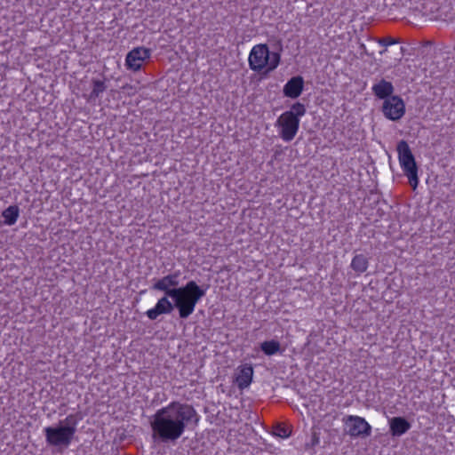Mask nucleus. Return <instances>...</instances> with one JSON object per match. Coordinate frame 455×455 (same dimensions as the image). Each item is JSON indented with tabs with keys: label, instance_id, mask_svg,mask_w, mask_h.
Masks as SVG:
<instances>
[{
	"label": "nucleus",
	"instance_id": "f257e3e1",
	"mask_svg": "<svg viewBox=\"0 0 455 455\" xmlns=\"http://www.w3.org/2000/svg\"><path fill=\"white\" fill-rule=\"evenodd\" d=\"M199 415L188 403L172 402L156 411L150 421L152 438L157 443H174L189 425L196 426Z\"/></svg>",
	"mask_w": 455,
	"mask_h": 455
},
{
	"label": "nucleus",
	"instance_id": "f03ea898",
	"mask_svg": "<svg viewBox=\"0 0 455 455\" xmlns=\"http://www.w3.org/2000/svg\"><path fill=\"white\" fill-rule=\"evenodd\" d=\"M180 271L164 275L155 280L151 288L170 296L174 301L180 317L187 319L194 313L196 304L205 295V291L195 281H189L186 285L180 287Z\"/></svg>",
	"mask_w": 455,
	"mask_h": 455
},
{
	"label": "nucleus",
	"instance_id": "7ed1b4c3",
	"mask_svg": "<svg viewBox=\"0 0 455 455\" xmlns=\"http://www.w3.org/2000/svg\"><path fill=\"white\" fill-rule=\"evenodd\" d=\"M79 419L75 414L68 415L56 427H44L45 440L49 445L68 448L74 439Z\"/></svg>",
	"mask_w": 455,
	"mask_h": 455
},
{
	"label": "nucleus",
	"instance_id": "20e7f679",
	"mask_svg": "<svg viewBox=\"0 0 455 455\" xmlns=\"http://www.w3.org/2000/svg\"><path fill=\"white\" fill-rule=\"evenodd\" d=\"M306 114V107L300 102L294 103L291 109L283 112L276 120L279 136L284 141H291L298 133L300 117Z\"/></svg>",
	"mask_w": 455,
	"mask_h": 455
},
{
	"label": "nucleus",
	"instance_id": "39448f33",
	"mask_svg": "<svg viewBox=\"0 0 455 455\" xmlns=\"http://www.w3.org/2000/svg\"><path fill=\"white\" fill-rule=\"evenodd\" d=\"M249 67L255 72L265 70L266 73L275 70L280 63V54L270 52L267 44H259L250 52Z\"/></svg>",
	"mask_w": 455,
	"mask_h": 455
},
{
	"label": "nucleus",
	"instance_id": "423d86ee",
	"mask_svg": "<svg viewBox=\"0 0 455 455\" xmlns=\"http://www.w3.org/2000/svg\"><path fill=\"white\" fill-rule=\"evenodd\" d=\"M397 154L400 165L409 180V183L413 189L418 187V168L411 150L405 140H401L397 144Z\"/></svg>",
	"mask_w": 455,
	"mask_h": 455
},
{
	"label": "nucleus",
	"instance_id": "0eeeda50",
	"mask_svg": "<svg viewBox=\"0 0 455 455\" xmlns=\"http://www.w3.org/2000/svg\"><path fill=\"white\" fill-rule=\"evenodd\" d=\"M382 113L386 118L398 121L405 114V104L399 96H391L384 100Z\"/></svg>",
	"mask_w": 455,
	"mask_h": 455
},
{
	"label": "nucleus",
	"instance_id": "6e6552de",
	"mask_svg": "<svg viewBox=\"0 0 455 455\" xmlns=\"http://www.w3.org/2000/svg\"><path fill=\"white\" fill-rule=\"evenodd\" d=\"M344 422L348 435L352 437H364L371 435V427L363 418L350 415L344 419Z\"/></svg>",
	"mask_w": 455,
	"mask_h": 455
},
{
	"label": "nucleus",
	"instance_id": "1a4fd4ad",
	"mask_svg": "<svg viewBox=\"0 0 455 455\" xmlns=\"http://www.w3.org/2000/svg\"><path fill=\"white\" fill-rule=\"evenodd\" d=\"M151 56V51L146 47H136L128 52L125 58V65L132 71L140 70L143 63Z\"/></svg>",
	"mask_w": 455,
	"mask_h": 455
},
{
	"label": "nucleus",
	"instance_id": "9d476101",
	"mask_svg": "<svg viewBox=\"0 0 455 455\" xmlns=\"http://www.w3.org/2000/svg\"><path fill=\"white\" fill-rule=\"evenodd\" d=\"M169 298L170 296L166 295L160 298L156 302V306L146 312L147 316L150 320H156L160 315L171 314L174 309L175 306L174 302L172 303V301L169 300Z\"/></svg>",
	"mask_w": 455,
	"mask_h": 455
},
{
	"label": "nucleus",
	"instance_id": "9b49d317",
	"mask_svg": "<svg viewBox=\"0 0 455 455\" xmlns=\"http://www.w3.org/2000/svg\"><path fill=\"white\" fill-rule=\"evenodd\" d=\"M304 87V80L301 76L291 77L283 86V94L286 97L296 99L298 98Z\"/></svg>",
	"mask_w": 455,
	"mask_h": 455
},
{
	"label": "nucleus",
	"instance_id": "f8f14e48",
	"mask_svg": "<svg viewBox=\"0 0 455 455\" xmlns=\"http://www.w3.org/2000/svg\"><path fill=\"white\" fill-rule=\"evenodd\" d=\"M389 427L393 436H401L411 428V424L403 417H394L389 420Z\"/></svg>",
	"mask_w": 455,
	"mask_h": 455
},
{
	"label": "nucleus",
	"instance_id": "ddd939ff",
	"mask_svg": "<svg viewBox=\"0 0 455 455\" xmlns=\"http://www.w3.org/2000/svg\"><path fill=\"white\" fill-rule=\"evenodd\" d=\"M372 92L378 98L386 100L391 97L394 86L390 82L381 79L379 83L373 84Z\"/></svg>",
	"mask_w": 455,
	"mask_h": 455
},
{
	"label": "nucleus",
	"instance_id": "4468645a",
	"mask_svg": "<svg viewBox=\"0 0 455 455\" xmlns=\"http://www.w3.org/2000/svg\"><path fill=\"white\" fill-rule=\"evenodd\" d=\"M253 375V369L251 366H243L238 375L236 376L235 382L240 389H244L251 382Z\"/></svg>",
	"mask_w": 455,
	"mask_h": 455
},
{
	"label": "nucleus",
	"instance_id": "2eb2a0df",
	"mask_svg": "<svg viewBox=\"0 0 455 455\" xmlns=\"http://www.w3.org/2000/svg\"><path fill=\"white\" fill-rule=\"evenodd\" d=\"M351 267L358 274L363 273L368 268V259L363 254L355 255L351 261Z\"/></svg>",
	"mask_w": 455,
	"mask_h": 455
},
{
	"label": "nucleus",
	"instance_id": "dca6fc26",
	"mask_svg": "<svg viewBox=\"0 0 455 455\" xmlns=\"http://www.w3.org/2000/svg\"><path fill=\"white\" fill-rule=\"evenodd\" d=\"M3 218L4 219V223L8 226H12L15 224L17 219L19 217V208L16 205H11L6 208L3 213Z\"/></svg>",
	"mask_w": 455,
	"mask_h": 455
},
{
	"label": "nucleus",
	"instance_id": "f3484780",
	"mask_svg": "<svg viewBox=\"0 0 455 455\" xmlns=\"http://www.w3.org/2000/svg\"><path fill=\"white\" fill-rule=\"evenodd\" d=\"M92 89L89 95V100H96L100 96L101 93H103L106 89L107 85L104 80H99V79H92Z\"/></svg>",
	"mask_w": 455,
	"mask_h": 455
},
{
	"label": "nucleus",
	"instance_id": "a211bd4d",
	"mask_svg": "<svg viewBox=\"0 0 455 455\" xmlns=\"http://www.w3.org/2000/svg\"><path fill=\"white\" fill-rule=\"evenodd\" d=\"M260 348L267 355H273L280 351V343L274 339L264 341Z\"/></svg>",
	"mask_w": 455,
	"mask_h": 455
},
{
	"label": "nucleus",
	"instance_id": "6ab92c4d",
	"mask_svg": "<svg viewBox=\"0 0 455 455\" xmlns=\"http://www.w3.org/2000/svg\"><path fill=\"white\" fill-rule=\"evenodd\" d=\"M274 433L275 435L282 437V438H287L291 435V431L289 430V428L283 425H277L275 427Z\"/></svg>",
	"mask_w": 455,
	"mask_h": 455
},
{
	"label": "nucleus",
	"instance_id": "aec40b11",
	"mask_svg": "<svg viewBox=\"0 0 455 455\" xmlns=\"http://www.w3.org/2000/svg\"><path fill=\"white\" fill-rule=\"evenodd\" d=\"M399 42L398 39H395L392 37H382L379 40V44L384 46L391 45L397 44Z\"/></svg>",
	"mask_w": 455,
	"mask_h": 455
}]
</instances>
